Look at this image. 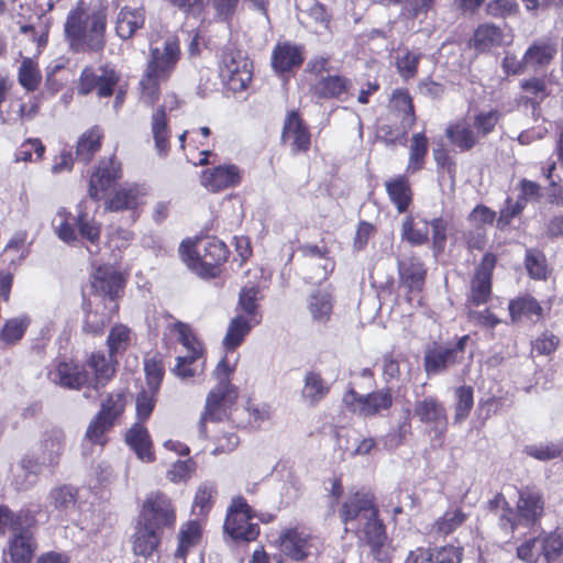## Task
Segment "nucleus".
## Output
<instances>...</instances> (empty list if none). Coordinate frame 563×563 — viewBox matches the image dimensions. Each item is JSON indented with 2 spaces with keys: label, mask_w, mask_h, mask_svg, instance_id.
Masks as SVG:
<instances>
[{
  "label": "nucleus",
  "mask_w": 563,
  "mask_h": 563,
  "mask_svg": "<svg viewBox=\"0 0 563 563\" xmlns=\"http://www.w3.org/2000/svg\"><path fill=\"white\" fill-rule=\"evenodd\" d=\"M161 542V534L143 521H140L133 537V552L136 555L150 556Z\"/></svg>",
  "instance_id": "28"
},
{
  "label": "nucleus",
  "mask_w": 563,
  "mask_h": 563,
  "mask_svg": "<svg viewBox=\"0 0 563 563\" xmlns=\"http://www.w3.org/2000/svg\"><path fill=\"white\" fill-rule=\"evenodd\" d=\"M556 47L552 43H534L526 51L523 60L526 65L542 67L553 59Z\"/></svg>",
  "instance_id": "45"
},
{
  "label": "nucleus",
  "mask_w": 563,
  "mask_h": 563,
  "mask_svg": "<svg viewBox=\"0 0 563 563\" xmlns=\"http://www.w3.org/2000/svg\"><path fill=\"white\" fill-rule=\"evenodd\" d=\"M97 95L100 98L110 97L119 81V76L113 68L101 67L97 71Z\"/></svg>",
  "instance_id": "62"
},
{
  "label": "nucleus",
  "mask_w": 563,
  "mask_h": 563,
  "mask_svg": "<svg viewBox=\"0 0 563 563\" xmlns=\"http://www.w3.org/2000/svg\"><path fill=\"white\" fill-rule=\"evenodd\" d=\"M342 402L349 412L367 419L389 410L394 398L391 389L388 387L368 394H360L351 387L343 394Z\"/></svg>",
  "instance_id": "4"
},
{
  "label": "nucleus",
  "mask_w": 563,
  "mask_h": 563,
  "mask_svg": "<svg viewBox=\"0 0 563 563\" xmlns=\"http://www.w3.org/2000/svg\"><path fill=\"white\" fill-rule=\"evenodd\" d=\"M428 153V140L424 133H416L411 137L409 162L407 172L410 174L417 173L423 167L424 157Z\"/></svg>",
  "instance_id": "46"
},
{
  "label": "nucleus",
  "mask_w": 563,
  "mask_h": 563,
  "mask_svg": "<svg viewBox=\"0 0 563 563\" xmlns=\"http://www.w3.org/2000/svg\"><path fill=\"white\" fill-rule=\"evenodd\" d=\"M390 110L396 112L400 118V125L404 133H407L415 124V109L412 99L406 89H398L393 92Z\"/></svg>",
  "instance_id": "27"
},
{
  "label": "nucleus",
  "mask_w": 563,
  "mask_h": 563,
  "mask_svg": "<svg viewBox=\"0 0 563 563\" xmlns=\"http://www.w3.org/2000/svg\"><path fill=\"white\" fill-rule=\"evenodd\" d=\"M220 76L229 89L242 91L252 79V62L241 52L232 47L222 51L219 62Z\"/></svg>",
  "instance_id": "6"
},
{
  "label": "nucleus",
  "mask_w": 563,
  "mask_h": 563,
  "mask_svg": "<svg viewBox=\"0 0 563 563\" xmlns=\"http://www.w3.org/2000/svg\"><path fill=\"white\" fill-rule=\"evenodd\" d=\"M102 134L98 128H93L84 133L77 143L76 157L78 161L87 164L93 155L99 151Z\"/></svg>",
  "instance_id": "40"
},
{
  "label": "nucleus",
  "mask_w": 563,
  "mask_h": 563,
  "mask_svg": "<svg viewBox=\"0 0 563 563\" xmlns=\"http://www.w3.org/2000/svg\"><path fill=\"white\" fill-rule=\"evenodd\" d=\"M398 273L400 284L408 288L409 291H421L427 271L418 257L398 261Z\"/></svg>",
  "instance_id": "19"
},
{
  "label": "nucleus",
  "mask_w": 563,
  "mask_h": 563,
  "mask_svg": "<svg viewBox=\"0 0 563 563\" xmlns=\"http://www.w3.org/2000/svg\"><path fill=\"white\" fill-rule=\"evenodd\" d=\"M496 261L497 258L493 253H486L475 269L468 295V301L475 306L484 305L490 298L492 275L496 266Z\"/></svg>",
  "instance_id": "13"
},
{
  "label": "nucleus",
  "mask_w": 563,
  "mask_h": 563,
  "mask_svg": "<svg viewBox=\"0 0 563 563\" xmlns=\"http://www.w3.org/2000/svg\"><path fill=\"white\" fill-rule=\"evenodd\" d=\"M51 383L67 389L79 390L90 386L92 377L85 366L74 362H57L47 373Z\"/></svg>",
  "instance_id": "12"
},
{
  "label": "nucleus",
  "mask_w": 563,
  "mask_h": 563,
  "mask_svg": "<svg viewBox=\"0 0 563 563\" xmlns=\"http://www.w3.org/2000/svg\"><path fill=\"white\" fill-rule=\"evenodd\" d=\"M125 279L123 275L110 266L98 267L91 277V288L102 299L104 308L110 313H117V298L123 292Z\"/></svg>",
  "instance_id": "9"
},
{
  "label": "nucleus",
  "mask_w": 563,
  "mask_h": 563,
  "mask_svg": "<svg viewBox=\"0 0 563 563\" xmlns=\"http://www.w3.org/2000/svg\"><path fill=\"white\" fill-rule=\"evenodd\" d=\"M302 62L301 47L289 42L278 43L272 54V66L277 73L289 71L299 67Z\"/></svg>",
  "instance_id": "18"
},
{
  "label": "nucleus",
  "mask_w": 563,
  "mask_h": 563,
  "mask_svg": "<svg viewBox=\"0 0 563 563\" xmlns=\"http://www.w3.org/2000/svg\"><path fill=\"white\" fill-rule=\"evenodd\" d=\"M65 433L60 429H52L43 434L41 441L42 461L47 466L58 464L64 451Z\"/></svg>",
  "instance_id": "24"
},
{
  "label": "nucleus",
  "mask_w": 563,
  "mask_h": 563,
  "mask_svg": "<svg viewBox=\"0 0 563 563\" xmlns=\"http://www.w3.org/2000/svg\"><path fill=\"white\" fill-rule=\"evenodd\" d=\"M307 308L313 322L325 324L333 310L332 294L325 289L314 290L308 298Z\"/></svg>",
  "instance_id": "25"
},
{
  "label": "nucleus",
  "mask_w": 563,
  "mask_h": 563,
  "mask_svg": "<svg viewBox=\"0 0 563 563\" xmlns=\"http://www.w3.org/2000/svg\"><path fill=\"white\" fill-rule=\"evenodd\" d=\"M280 547L286 555L301 561L311 554L312 539L305 531L292 529L280 537Z\"/></svg>",
  "instance_id": "17"
},
{
  "label": "nucleus",
  "mask_w": 563,
  "mask_h": 563,
  "mask_svg": "<svg viewBox=\"0 0 563 563\" xmlns=\"http://www.w3.org/2000/svg\"><path fill=\"white\" fill-rule=\"evenodd\" d=\"M19 84L27 91H34L38 88L42 74L37 64L30 57H24L21 62L18 73Z\"/></svg>",
  "instance_id": "47"
},
{
  "label": "nucleus",
  "mask_w": 563,
  "mask_h": 563,
  "mask_svg": "<svg viewBox=\"0 0 563 563\" xmlns=\"http://www.w3.org/2000/svg\"><path fill=\"white\" fill-rule=\"evenodd\" d=\"M113 422L97 413L88 424L85 439L91 443L103 445L106 442L104 434L113 427Z\"/></svg>",
  "instance_id": "61"
},
{
  "label": "nucleus",
  "mask_w": 563,
  "mask_h": 563,
  "mask_svg": "<svg viewBox=\"0 0 563 563\" xmlns=\"http://www.w3.org/2000/svg\"><path fill=\"white\" fill-rule=\"evenodd\" d=\"M180 56L179 40L176 36H168L161 46L150 47V57L145 71L163 80H168L175 71Z\"/></svg>",
  "instance_id": "8"
},
{
  "label": "nucleus",
  "mask_w": 563,
  "mask_h": 563,
  "mask_svg": "<svg viewBox=\"0 0 563 563\" xmlns=\"http://www.w3.org/2000/svg\"><path fill=\"white\" fill-rule=\"evenodd\" d=\"M424 368L430 374H438L456 364L460 360L450 347L434 346L424 354Z\"/></svg>",
  "instance_id": "30"
},
{
  "label": "nucleus",
  "mask_w": 563,
  "mask_h": 563,
  "mask_svg": "<svg viewBox=\"0 0 563 563\" xmlns=\"http://www.w3.org/2000/svg\"><path fill=\"white\" fill-rule=\"evenodd\" d=\"M339 512L344 530L353 532L360 544L368 547L376 561L384 562L388 559L386 527L379 518L373 494L356 492L350 495Z\"/></svg>",
  "instance_id": "1"
},
{
  "label": "nucleus",
  "mask_w": 563,
  "mask_h": 563,
  "mask_svg": "<svg viewBox=\"0 0 563 563\" xmlns=\"http://www.w3.org/2000/svg\"><path fill=\"white\" fill-rule=\"evenodd\" d=\"M509 313L514 322H518L523 318L532 319L542 314V307L531 296H525L509 303Z\"/></svg>",
  "instance_id": "41"
},
{
  "label": "nucleus",
  "mask_w": 563,
  "mask_h": 563,
  "mask_svg": "<svg viewBox=\"0 0 563 563\" xmlns=\"http://www.w3.org/2000/svg\"><path fill=\"white\" fill-rule=\"evenodd\" d=\"M163 81V79L150 75L148 71L144 73V76L140 81V87L141 100L145 104L153 106L158 100L161 93L159 84Z\"/></svg>",
  "instance_id": "63"
},
{
  "label": "nucleus",
  "mask_w": 563,
  "mask_h": 563,
  "mask_svg": "<svg viewBox=\"0 0 563 563\" xmlns=\"http://www.w3.org/2000/svg\"><path fill=\"white\" fill-rule=\"evenodd\" d=\"M167 100L152 114V133L155 147L161 156H166L169 151V130L166 120Z\"/></svg>",
  "instance_id": "33"
},
{
  "label": "nucleus",
  "mask_w": 563,
  "mask_h": 563,
  "mask_svg": "<svg viewBox=\"0 0 563 563\" xmlns=\"http://www.w3.org/2000/svg\"><path fill=\"white\" fill-rule=\"evenodd\" d=\"M233 368L230 366L227 358H222L216 369L214 376L218 379V385L208 395L206 400L205 411L199 421V431L205 433L206 421H220L227 415V407L232 402L233 387L230 383V374Z\"/></svg>",
  "instance_id": "3"
},
{
  "label": "nucleus",
  "mask_w": 563,
  "mask_h": 563,
  "mask_svg": "<svg viewBox=\"0 0 563 563\" xmlns=\"http://www.w3.org/2000/svg\"><path fill=\"white\" fill-rule=\"evenodd\" d=\"M428 222H422L421 225L415 223L413 218L408 216L404 219L401 227L402 239L413 245H421L428 241Z\"/></svg>",
  "instance_id": "56"
},
{
  "label": "nucleus",
  "mask_w": 563,
  "mask_h": 563,
  "mask_svg": "<svg viewBox=\"0 0 563 563\" xmlns=\"http://www.w3.org/2000/svg\"><path fill=\"white\" fill-rule=\"evenodd\" d=\"M121 177V166L114 158L101 161L91 175L88 195L93 200H100L102 194Z\"/></svg>",
  "instance_id": "15"
},
{
  "label": "nucleus",
  "mask_w": 563,
  "mask_h": 563,
  "mask_svg": "<svg viewBox=\"0 0 563 563\" xmlns=\"http://www.w3.org/2000/svg\"><path fill=\"white\" fill-rule=\"evenodd\" d=\"M125 440L140 460L145 462H152L154 460L151 438L142 422L135 423L129 430Z\"/></svg>",
  "instance_id": "29"
},
{
  "label": "nucleus",
  "mask_w": 563,
  "mask_h": 563,
  "mask_svg": "<svg viewBox=\"0 0 563 563\" xmlns=\"http://www.w3.org/2000/svg\"><path fill=\"white\" fill-rule=\"evenodd\" d=\"M35 551V542L31 531L21 525L9 545V554L13 563H30Z\"/></svg>",
  "instance_id": "21"
},
{
  "label": "nucleus",
  "mask_w": 563,
  "mask_h": 563,
  "mask_svg": "<svg viewBox=\"0 0 563 563\" xmlns=\"http://www.w3.org/2000/svg\"><path fill=\"white\" fill-rule=\"evenodd\" d=\"M330 391L329 384L319 373L308 372L303 379L301 397L310 407H316Z\"/></svg>",
  "instance_id": "32"
},
{
  "label": "nucleus",
  "mask_w": 563,
  "mask_h": 563,
  "mask_svg": "<svg viewBox=\"0 0 563 563\" xmlns=\"http://www.w3.org/2000/svg\"><path fill=\"white\" fill-rule=\"evenodd\" d=\"M523 452L536 460L547 462L559 457L563 453L561 442L534 443L526 445Z\"/></svg>",
  "instance_id": "54"
},
{
  "label": "nucleus",
  "mask_w": 563,
  "mask_h": 563,
  "mask_svg": "<svg viewBox=\"0 0 563 563\" xmlns=\"http://www.w3.org/2000/svg\"><path fill=\"white\" fill-rule=\"evenodd\" d=\"M445 135L460 151L473 148L478 141L477 135L466 121H460L449 125L445 130Z\"/></svg>",
  "instance_id": "34"
},
{
  "label": "nucleus",
  "mask_w": 563,
  "mask_h": 563,
  "mask_svg": "<svg viewBox=\"0 0 563 563\" xmlns=\"http://www.w3.org/2000/svg\"><path fill=\"white\" fill-rule=\"evenodd\" d=\"M107 14L88 13L80 7L70 10L64 24L65 40L73 53H100L106 46Z\"/></svg>",
  "instance_id": "2"
},
{
  "label": "nucleus",
  "mask_w": 563,
  "mask_h": 563,
  "mask_svg": "<svg viewBox=\"0 0 563 563\" xmlns=\"http://www.w3.org/2000/svg\"><path fill=\"white\" fill-rule=\"evenodd\" d=\"M124 407L125 397L123 393H111L102 401L98 415L114 423L115 419L123 412Z\"/></svg>",
  "instance_id": "58"
},
{
  "label": "nucleus",
  "mask_w": 563,
  "mask_h": 563,
  "mask_svg": "<svg viewBox=\"0 0 563 563\" xmlns=\"http://www.w3.org/2000/svg\"><path fill=\"white\" fill-rule=\"evenodd\" d=\"M302 255L307 258V263L318 262L321 272L316 276H309L311 283H319L328 278L334 268V263L325 256V250L318 245L306 244L300 249Z\"/></svg>",
  "instance_id": "36"
},
{
  "label": "nucleus",
  "mask_w": 563,
  "mask_h": 563,
  "mask_svg": "<svg viewBox=\"0 0 563 563\" xmlns=\"http://www.w3.org/2000/svg\"><path fill=\"white\" fill-rule=\"evenodd\" d=\"M351 80L340 75L321 76L320 79L312 86L314 96L321 99H338L342 100L343 95L349 91Z\"/></svg>",
  "instance_id": "23"
},
{
  "label": "nucleus",
  "mask_w": 563,
  "mask_h": 563,
  "mask_svg": "<svg viewBox=\"0 0 563 563\" xmlns=\"http://www.w3.org/2000/svg\"><path fill=\"white\" fill-rule=\"evenodd\" d=\"M175 520V508L166 495L152 493L146 497L141 512V521L159 532L163 528H173Z\"/></svg>",
  "instance_id": "10"
},
{
  "label": "nucleus",
  "mask_w": 563,
  "mask_h": 563,
  "mask_svg": "<svg viewBox=\"0 0 563 563\" xmlns=\"http://www.w3.org/2000/svg\"><path fill=\"white\" fill-rule=\"evenodd\" d=\"M201 526L196 520H189L181 526L178 533L176 556L185 558L189 549L196 547L201 539Z\"/></svg>",
  "instance_id": "39"
},
{
  "label": "nucleus",
  "mask_w": 563,
  "mask_h": 563,
  "mask_svg": "<svg viewBox=\"0 0 563 563\" xmlns=\"http://www.w3.org/2000/svg\"><path fill=\"white\" fill-rule=\"evenodd\" d=\"M43 461L31 456H23L13 473V484L16 489L26 490L36 482L42 472Z\"/></svg>",
  "instance_id": "26"
},
{
  "label": "nucleus",
  "mask_w": 563,
  "mask_h": 563,
  "mask_svg": "<svg viewBox=\"0 0 563 563\" xmlns=\"http://www.w3.org/2000/svg\"><path fill=\"white\" fill-rule=\"evenodd\" d=\"M114 356H106L103 352L92 353L90 358L88 360V367L93 371L95 377L92 382L95 383L93 387L98 389L100 386H103L106 382H108L114 374V365L113 358Z\"/></svg>",
  "instance_id": "35"
},
{
  "label": "nucleus",
  "mask_w": 563,
  "mask_h": 563,
  "mask_svg": "<svg viewBox=\"0 0 563 563\" xmlns=\"http://www.w3.org/2000/svg\"><path fill=\"white\" fill-rule=\"evenodd\" d=\"M282 139L284 142H290L292 152L309 150L310 133L297 111H291L286 117Z\"/></svg>",
  "instance_id": "16"
},
{
  "label": "nucleus",
  "mask_w": 563,
  "mask_h": 563,
  "mask_svg": "<svg viewBox=\"0 0 563 563\" xmlns=\"http://www.w3.org/2000/svg\"><path fill=\"white\" fill-rule=\"evenodd\" d=\"M540 552L547 563L555 561L563 554V529H556L550 534L539 538Z\"/></svg>",
  "instance_id": "48"
},
{
  "label": "nucleus",
  "mask_w": 563,
  "mask_h": 563,
  "mask_svg": "<svg viewBox=\"0 0 563 563\" xmlns=\"http://www.w3.org/2000/svg\"><path fill=\"white\" fill-rule=\"evenodd\" d=\"M390 201L399 213L406 212L412 200V191L406 176H398L385 183Z\"/></svg>",
  "instance_id": "31"
},
{
  "label": "nucleus",
  "mask_w": 563,
  "mask_h": 563,
  "mask_svg": "<svg viewBox=\"0 0 563 563\" xmlns=\"http://www.w3.org/2000/svg\"><path fill=\"white\" fill-rule=\"evenodd\" d=\"M131 340V331L124 324H115L111 328L110 333L107 338V344L109 347V354L115 356L119 353L124 352Z\"/></svg>",
  "instance_id": "55"
},
{
  "label": "nucleus",
  "mask_w": 563,
  "mask_h": 563,
  "mask_svg": "<svg viewBox=\"0 0 563 563\" xmlns=\"http://www.w3.org/2000/svg\"><path fill=\"white\" fill-rule=\"evenodd\" d=\"M174 329L178 334V341L187 350V356H202L201 343L196 338L189 324L181 321L174 323Z\"/></svg>",
  "instance_id": "53"
},
{
  "label": "nucleus",
  "mask_w": 563,
  "mask_h": 563,
  "mask_svg": "<svg viewBox=\"0 0 563 563\" xmlns=\"http://www.w3.org/2000/svg\"><path fill=\"white\" fill-rule=\"evenodd\" d=\"M30 323L25 316L15 317L4 322L0 330V340L8 344H14L22 339Z\"/></svg>",
  "instance_id": "49"
},
{
  "label": "nucleus",
  "mask_w": 563,
  "mask_h": 563,
  "mask_svg": "<svg viewBox=\"0 0 563 563\" xmlns=\"http://www.w3.org/2000/svg\"><path fill=\"white\" fill-rule=\"evenodd\" d=\"M255 325L253 321L245 316H236L231 320L228 327L227 334L223 339V345L227 350H234L249 334L252 327Z\"/></svg>",
  "instance_id": "37"
},
{
  "label": "nucleus",
  "mask_w": 563,
  "mask_h": 563,
  "mask_svg": "<svg viewBox=\"0 0 563 563\" xmlns=\"http://www.w3.org/2000/svg\"><path fill=\"white\" fill-rule=\"evenodd\" d=\"M251 507L238 496L232 499L224 521V531L236 541H253L260 534L257 523L252 522Z\"/></svg>",
  "instance_id": "7"
},
{
  "label": "nucleus",
  "mask_w": 563,
  "mask_h": 563,
  "mask_svg": "<svg viewBox=\"0 0 563 563\" xmlns=\"http://www.w3.org/2000/svg\"><path fill=\"white\" fill-rule=\"evenodd\" d=\"M158 391L143 388L136 396V417L139 422L146 421L152 415Z\"/></svg>",
  "instance_id": "64"
},
{
  "label": "nucleus",
  "mask_w": 563,
  "mask_h": 563,
  "mask_svg": "<svg viewBox=\"0 0 563 563\" xmlns=\"http://www.w3.org/2000/svg\"><path fill=\"white\" fill-rule=\"evenodd\" d=\"M102 306H104V303H102ZM114 314L115 313H110L104 307H102V311L98 309L89 310L86 314L84 329L95 335L101 334Z\"/></svg>",
  "instance_id": "59"
},
{
  "label": "nucleus",
  "mask_w": 563,
  "mask_h": 563,
  "mask_svg": "<svg viewBox=\"0 0 563 563\" xmlns=\"http://www.w3.org/2000/svg\"><path fill=\"white\" fill-rule=\"evenodd\" d=\"M525 267L533 279L544 280L548 277V264L543 252L536 249L526 251Z\"/></svg>",
  "instance_id": "50"
},
{
  "label": "nucleus",
  "mask_w": 563,
  "mask_h": 563,
  "mask_svg": "<svg viewBox=\"0 0 563 563\" xmlns=\"http://www.w3.org/2000/svg\"><path fill=\"white\" fill-rule=\"evenodd\" d=\"M474 390L471 386H460L455 389L454 422L462 423L470 415L474 405Z\"/></svg>",
  "instance_id": "52"
},
{
  "label": "nucleus",
  "mask_w": 563,
  "mask_h": 563,
  "mask_svg": "<svg viewBox=\"0 0 563 563\" xmlns=\"http://www.w3.org/2000/svg\"><path fill=\"white\" fill-rule=\"evenodd\" d=\"M503 31L494 24L479 25L473 36V46L478 52H485L503 42Z\"/></svg>",
  "instance_id": "38"
},
{
  "label": "nucleus",
  "mask_w": 563,
  "mask_h": 563,
  "mask_svg": "<svg viewBox=\"0 0 563 563\" xmlns=\"http://www.w3.org/2000/svg\"><path fill=\"white\" fill-rule=\"evenodd\" d=\"M75 222L79 235L90 242L92 245L98 246L101 224L81 210L78 211V214L75 218Z\"/></svg>",
  "instance_id": "51"
},
{
  "label": "nucleus",
  "mask_w": 563,
  "mask_h": 563,
  "mask_svg": "<svg viewBox=\"0 0 563 563\" xmlns=\"http://www.w3.org/2000/svg\"><path fill=\"white\" fill-rule=\"evenodd\" d=\"M228 256L227 245L218 239H210L198 246L196 255L188 253L184 260L201 277L212 278L219 275L220 266Z\"/></svg>",
  "instance_id": "5"
},
{
  "label": "nucleus",
  "mask_w": 563,
  "mask_h": 563,
  "mask_svg": "<svg viewBox=\"0 0 563 563\" xmlns=\"http://www.w3.org/2000/svg\"><path fill=\"white\" fill-rule=\"evenodd\" d=\"M409 434H411L410 410L406 409L405 416L397 427L382 438L383 448L394 451L405 443Z\"/></svg>",
  "instance_id": "44"
},
{
  "label": "nucleus",
  "mask_w": 563,
  "mask_h": 563,
  "mask_svg": "<svg viewBox=\"0 0 563 563\" xmlns=\"http://www.w3.org/2000/svg\"><path fill=\"white\" fill-rule=\"evenodd\" d=\"M69 217L70 213L65 208H60L52 220V225L57 236L66 243L77 239L76 230L69 224Z\"/></svg>",
  "instance_id": "60"
},
{
  "label": "nucleus",
  "mask_w": 563,
  "mask_h": 563,
  "mask_svg": "<svg viewBox=\"0 0 563 563\" xmlns=\"http://www.w3.org/2000/svg\"><path fill=\"white\" fill-rule=\"evenodd\" d=\"M145 23V13L143 8L132 9L123 7L119 11L115 21V33L121 40L131 38L135 32L143 27Z\"/></svg>",
  "instance_id": "22"
},
{
  "label": "nucleus",
  "mask_w": 563,
  "mask_h": 563,
  "mask_svg": "<svg viewBox=\"0 0 563 563\" xmlns=\"http://www.w3.org/2000/svg\"><path fill=\"white\" fill-rule=\"evenodd\" d=\"M466 520V515L461 509L448 510L437 519L431 527V533L446 537L461 527Z\"/></svg>",
  "instance_id": "42"
},
{
  "label": "nucleus",
  "mask_w": 563,
  "mask_h": 563,
  "mask_svg": "<svg viewBox=\"0 0 563 563\" xmlns=\"http://www.w3.org/2000/svg\"><path fill=\"white\" fill-rule=\"evenodd\" d=\"M140 189L137 186L122 187L107 202L110 211L134 209L139 205Z\"/></svg>",
  "instance_id": "43"
},
{
  "label": "nucleus",
  "mask_w": 563,
  "mask_h": 563,
  "mask_svg": "<svg viewBox=\"0 0 563 563\" xmlns=\"http://www.w3.org/2000/svg\"><path fill=\"white\" fill-rule=\"evenodd\" d=\"M242 170L234 164H224L206 169L201 175V184L212 192L233 188L240 185Z\"/></svg>",
  "instance_id": "14"
},
{
  "label": "nucleus",
  "mask_w": 563,
  "mask_h": 563,
  "mask_svg": "<svg viewBox=\"0 0 563 563\" xmlns=\"http://www.w3.org/2000/svg\"><path fill=\"white\" fill-rule=\"evenodd\" d=\"M413 415L430 433L434 434V438H443L448 430V415L443 402L437 397L427 396L416 400Z\"/></svg>",
  "instance_id": "11"
},
{
  "label": "nucleus",
  "mask_w": 563,
  "mask_h": 563,
  "mask_svg": "<svg viewBox=\"0 0 563 563\" xmlns=\"http://www.w3.org/2000/svg\"><path fill=\"white\" fill-rule=\"evenodd\" d=\"M544 501L541 493L531 487L519 490L518 514L527 523H534L543 512Z\"/></svg>",
  "instance_id": "20"
},
{
  "label": "nucleus",
  "mask_w": 563,
  "mask_h": 563,
  "mask_svg": "<svg viewBox=\"0 0 563 563\" xmlns=\"http://www.w3.org/2000/svg\"><path fill=\"white\" fill-rule=\"evenodd\" d=\"M197 356H178L173 373L180 379L186 380L195 377L203 371V362Z\"/></svg>",
  "instance_id": "57"
}]
</instances>
